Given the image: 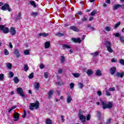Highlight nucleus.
<instances>
[{"instance_id":"nucleus-1","label":"nucleus","mask_w":124,"mask_h":124,"mask_svg":"<svg viewBox=\"0 0 124 124\" xmlns=\"http://www.w3.org/2000/svg\"><path fill=\"white\" fill-rule=\"evenodd\" d=\"M40 103L38 100H36V103H31L29 105V109L31 111H33V109H38L39 108Z\"/></svg>"},{"instance_id":"nucleus-62","label":"nucleus","mask_w":124,"mask_h":124,"mask_svg":"<svg viewBox=\"0 0 124 124\" xmlns=\"http://www.w3.org/2000/svg\"><path fill=\"white\" fill-rule=\"evenodd\" d=\"M106 3H108V4H110V3H111V0H106Z\"/></svg>"},{"instance_id":"nucleus-56","label":"nucleus","mask_w":124,"mask_h":124,"mask_svg":"<svg viewBox=\"0 0 124 124\" xmlns=\"http://www.w3.org/2000/svg\"><path fill=\"white\" fill-rule=\"evenodd\" d=\"M106 93L108 96H110V95H111V93L109 91H108V90H106Z\"/></svg>"},{"instance_id":"nucleus-26","label":"nucleus","mask_w":124,"mask_h":124,"mask_svg":"<svg viewBox=\"0 0 124 124\" xmlns=\"http://www.w3.org/2000/svg\"><path fill=\"white\" fill-rule=\"evenodd\" d=\"M97 116L98 118L99 121H101V112L100 111L97 112Z\"/></svg>"},{"instance_id":"nucleus-64","label":"nucleus","mask_w":124,"mask_h":124,"mask_svg":"<svg viewBox=\"0 0 124 124\" xmlns=\"http://www.w3.org/2000/svg\"><path fill=\"white\" fill-rule=\"evenodd\" d=\"M82 14H83V13H82V12L81 11L78 12V13H77V15H82Z\"/></svg>"},{"instance_id":"nucleus-57","label":"nucleus","mask_w":124,"mask_h":124,"mask_svg":"<svg viewBox=\"0 0 124 124\" xmlns=\"http://www.w3.org/2000/svg\"><path fill=\"white\" fill-rule=\"evenodd\" d=\"M61 122H62V123H64V121H65V120L64 119V116L63 115H61Z\"/></svg>"},{"instance_id":"nucleus-55","label":"nucleus","mask_w":124,"mask_h":124,"mask_svg":"<svg viewBox=\"0 0 124 124\" xmlns=\"http://www.w3.org/2000/svg\"><path fill=\"white\" fill-rule=\"evenodd\" d=\"M78 86H79L80 89H83V87L84 86V85H83V83H79Z\"/></svg>"},{"instance_id":"nucleus-27","label":"nucleus","mask_w":124,"mask_h":124,"mask_svg":"<svg viewBox=\"0 0 124 124\" xmlns=\"http://www.w3.org/2000/svg\"><path fill=\"white\" fill-rule=\"evenodd\" d=\"M62 48L63 49H70L71 47H70V46L67 44H65V45H63Z\"/></svg>"},{"instance_id":"nucleus-6","label":"nucleus","mask_w":124,"mask_h":124,"mask_svg":"<svg viewBox=\"0 0 124 124\" xmlns=\"http://www.w3.org/2000/svg\"><path fill=\"white\" fill-rule=\"evenodd\" d=\"M17 93L19 94L22 97H25V94L24 93V90H23V88L19 87L16 89Z\"/></svg>"},{"instance_id":"nucleus-32","label":"nucleus","mask_w":124,"mask_h":124,"mask_svg":"<svg viewBox=\"0 0 124 124\" xmlns=\"http://www.w3.org/2000/svg\"><path fill=\"white\" fill-rule=\"evenodd\" d=\"M31 16H33V17H36V16H38V13L36 12H32L31 14Z\"/></svg>"},{"instance_id":"nucleus-33","label":"nucleus","mask_w":124,"mask_h":124,"mask_svg":"<svg viewBox=\"0 0 124 124\" xmlns=\"http://www.w3.org/2000/svg\"><path fill=\"white\" fill-rule=\"evenodd\" d=\"M56 85L57 86H62V85H63V82H62V80H61L59 82H56Z\"/></svg>"},{"instance_id":"nucleus-17","label":"nucleus","mask_w":124,"mask_h":124,"mask_svg":"<svg viewBox=\"0 0 124 124\" xmlns=\"http://www.w3.org/2000/svg\"><path fill=\"white\" fill-rule=\"evenodd\" d=\"M34 88L37 91H39V88H40V84L38 82H35L34 85Z\"/></svg>"},{"instance_id":"nucleus-23","label":"nucleus","mask_w":124,"mask_h":124,"mask_svg":"<svg viewBox=\"0 0 124 124\" xmlns=\"http://www.w3.org/2000/svg\"><path fill=\"white\" fill-rule=\"evenodd\" d=\"M14 81L16 84H18L20 82V79H19L18 77H16L14 78Z\"/></svg>"},{"instance_id":"nucleus-15","label":"nucleus","mask_w":124,"mask_h":124,"mask_svg":"<svg viewBox=\"0 0 124 124\" xmlns=\"http://www.w3.org/2000/svg\"><path fill=\"white\" fill-rule=\"evenodd\" d=\"M124 72H122L121 73H120L119 72H117L116 75V76L117 77H120V78H123V77H124Z\"/></svg>"},{"instance_id":"nucleus-20","label":"nucleus","mask_w":124,"mask_h":124,"mask_svg":"<svg viewBox=\"0 0 124 124\" xmlns=\"http://www.w3.org/2000/svg\"><path fill=\"white\" fill-rule=\"evenodd\" d=\"M49 34L46 33H40L38 34V36L40 37V36H44V37H46V36H48Z\"/></svg>"},{"instance_id":"nucleus-12","label":"nucleus","mask_w":124,"mask_h":124,"mask_svg":"<svg viewBox=\"0 0 124 124\" xmlns=\"http://www.w3.org/2000/svg\"><path fill=\"white\" fill-rule=\"evenodd\" d=\"M50 46H51V43L50 41H46L45 43V49H48V48H50Z\"/></svg>"},{"instance_id":"nucleus-9","label":"nucleus","mask_w":124,"mask_h":124,"mask_svg":"<svg viewBox=\"0 0 124 124\" xmlns=\"http://www.w3.org/2000/svg\"><path fill=\"white\" fill-rule=\"evenodd\" d=\"M116 71H117V69L116 67H112L109 70L111 75H114V74L116 73Z\"/></svg>"},{"instance_id":"nucleus-38","label":"nucleus","mask_w":124,"mask_h":124,"mask_svg":"<svg viewBox=\"0 0 124 124\" xmlns=\"http://www.w3.org/2000/svg\"><path fill=\"white\" fill-rule=\"evenodd\" d=\"M16 108L17 107H16V106H13V107L9 109L8 112L11 113V111H12L13 109H15V108Z\"/></svg>"},{"instance_id":"nucleus-52","label":"nucleus","mask_w":124,"mask_h":124,"mask_svg":"<svg viewBox=\"0 0 124 124\" xmlns=\"http://www.w3.org/2000/svg\"><path fill=\"white\" fill-rule=\"evenodd\" d=\"M105 30L107 31H111V28L109 26H107Z\"/></svg>"},{"instance_id":"nucleus-29","label":"nucleus","mask_w":124,"mask_h":124,"mask_svg":"<svg viewBox=\"0 0 124 124\" xmlns=\"http://www.w3.org/2000/svg\"><path fill=\"white\" fill-rule=\"evenodd\" d=\"M52 120L50 118H48L46 120V124H52Z\"/></svg>"},{"instance_id":"nucleus-21","label":"nucleus","mask_w":124,"mask_h":124,"mask_svg":"<svg viewBox=\"0 0 124 124\" xmlns=\"http://www.w3.org/2000/svg\"><path fill=\"white\" fill-rule=\"evenodd\" d=\"M22 16V13H18V15L15 17L16 21H18V20H20L21 19Z\"/></svg>"},{"instance_id":"nucleus-59","label":"nucleus","mask_w":124,"mask_h":124,"mask_svg":"<svg viewBox=\"0 0 124 124\" xmlns=\"http://www.w3.org/2000/svg\"><path fill=\"white\" fill-rule=\"evenodd\" d=\"M4 29V25H0V31H3V29Z\"/></svg>"},{"instance_id":"nucleus-16","label":"nucleus","mask_w":124,"mask_h":124,"mask_svg":"<svg viewBox=\"0 0 124 124\" xmlns=\"http://www.w3.org/2000/svg\"><path fill=\"white\" fill-rule=\"evenodd\" d=\"M67 103H70L71 101H72V98L71 97V96L69 94L67 95Z\"/></svg>"},{"instance_id":"nucleus-44","label":"nucleus","mask_w":124,"mask_h":124,"mask_svg":"<svg viewBox=\"0 0 124 124\" xmlns=\"http://www.w3.org/2000/svg\"><path fill=\"white\" fill-rule=\"evenodd\" d=\"M95 14H96V11L95 10H93L91 13V16H94Z\"/></svg>"},{"instance_id":"nucleus-58","label":"nucleus","mask_w":124,"mask_h":124,"mask_svg":"<svg viewBox=\"0 0 124 124\" xmlns=\"http://www.w3.org/2000/svg\"><path fill=\"white\" fill-rule=\"evenodd\" d=\"M120 40L121 41V42H123L124 43V37L123 36V37H120Z\"/></svg>"},{"instance_id":"nucleus-19","label":"nucleus","mask_w":124,"mask_h":124,"mask_svg":"<svg viewBox=\"0 0 124 124\" xmlns=\"http://www.w3.org/2000/svg\"><path fill=\"white\" fill-rule=\"evenodd\" d=\"M96 76H102V73H101V71L99 69H97L95 72Z\"/></svg>"},{"instance_id":"nucleus-7","label":"nucleus","mask_w":124,"mask_h":124,"mask_svg":"<svg viewBox=\"0 0 124 124\" xmlns=\"http://www.w3.org/2000/svg\"><path fill=\"white\" fill-rule=\"evenodd\" d=\"M19 116V113L16 112L14 114V122H18L20 118Z\"/></svg>"},{"instance_id":"nucleus-25","label":"nucleus","mask_w":124,"mask_h":124,"mask_svg":"<svg viewBox=\"0 0 124 124\" xmlns=\"http://www.w3.org/2000/svg\"><path fill=\"white\" fill-rule=\"evenodd\" d=\"M87 74L88 75H93V71L92 69H88V70L86 72Z\"/></svg>"},{"instance_id":"nucleus-2","label":"nucleus","mask_w":124,"mask_h":124,"mask_svg":"<svg viewBox=\"0 0 124 124\" xmlns=\"http://www.w3.org/2000/svg\"><path fill=\"white\" fill-rule=\"evenodd\" d=\"M101 103L103 106V109H111L113 107V104L110 102L107 104L104 101H101Z\"/></svg>"},{"instance_id":"nucleus-35","label":"nucleus","mask_w":124,"mask_h":124,"mask_svg":"<svg viewBox=\"0 0 124 124\" xmlns=\"http://www.w3.org/2000/svg\"><path fill=\"white\" fill-rule=\"evenodd\" d=\"M34 76V74L33 73H31L30 75L28 76L29 79H32Z\"/></svg>"},{"instance_id":"nucleus-22","label":"nucleus","mask_w":124,"mask_h":124,"mask_svg":"<svg viewBox=\"0 0 124 124\" xmlns=\"http://www.w3.org/2000/svg\"><path fill=\"white\" fill-rule=\"evenodd\" d=\"M82 22H87L88 21V16L85 15L81 18Z\"/></svg>"},{"instance_id":"nucleus-40","label":"nucleus","mask_w":124,"mask_h":124,"mask_svg":"<svg viewBox=\"0 0 124 124\" xmlns=\"http://www.w3.org/2000/svg\"><path fill=\"white\" fill-rule=\"evenodd\" d=\"M23 113H24V115H22V117L25 119V118H26V116H27V112H26V109H23Z\"/></svg>"},{"instance_id":"nucleus-4","label":"nucleus","mask_w":124,"mask_h":124,"mask_svg":"<svg viewBox=\"0 0 124 124\" xmlns=\"http://www.w3.org/2000/svg\"><path fill=\"white\" fill-rule=\"evenodd\" d=\"M78 117L79 118L80 121H81L82 124H85V122H86V116H84L83 114H82V110L79 109L78 113Z\"/></svg>"},{"instance_id":"nucleus-36","label":"nucleus","mask_w":124,"mask_h":124,"mask_svg":"<svg viewBox=\"0 0 124 124\" xmlns=\"http://www.w3.org/2000/svg\"><path fill=\"white\" fill-rule=\"evenodd\" d=\"M24 55H26V56H28L30 54V50L26 49L24 52Z\"/></svg>"},{"instance_id":"nucleus-42","label":"nucleus","mask_w":124,"mask_h":124,"mask_svg":"<svg viewBox=\"0 0 124 124\" xmlns=\"http://www.w3.org/2000/svg\"><path fill=\"white\" fill-rule=\"evenodd\" d=\"M120 25H121V22H118L117 23L115 24L114 28L117 29V28H118L119 27V26H120Z\"/></svg>"},{"instance_id":"nucleus-63","label":"nucleus","mask_w":124,"mask_h":124,"mask_svg":"<svg viewBox=\"0 0 124 124\" xmlns=\"http://www.w3.org/2000/svg\"><path fill=\"white\" fill-rule=\"evenodd\" d=\"M9 47L11 49H12V48H13V45H12V43L11 42H10L9 43Z\"/></svg>"},{"instance_id":"nucleus-10","label":"nucleus","mask_w":124,"mask_h":124,"mask_svg":"<svg viewBox=\"0 0 124 124\" xmlns=\"http://www.w3.org/2000/svg\"><path fill=\"white\" fill-rule=\"evenodd\" d=\"M122 7L123 8V5H122L120 4H115L113 6V10H117V9H118V8H121Z\"/></svg>"},{"instance_id":"nucleus-5","label":"nucleus","mask_w":124,"mask_h":124,"mask_svg":"<svg viewBox=\"0 0 124 124\" xmlns=\"http://www.w3.org/2000/svg\"><path fill=\"white\" fill-rule=\"evenodd\" d=\"M10 6L9 4L5 3L4 5L1 7V10H3V11H6V10L7 9V10L10 12V11H11V8L9 7Z\"/></svg>"},{"instance_id":"nucleus-11","label":"nucleus","mask_w":124,"mask_h":124,"mask_svg":"<svg viewBox=\"0 0 124 124\" xmlns=\"http://www.w3.org/2000/svg\"><path fill=\"white\" fill-rule=\"evenodd\" d=\"M14 53L16 55V58L20 57V52L19 51V49H15L14 51Z\"/></svg>"},{"instance_id":"nucleus-47","label":"nucleus","mask_w":124,"mask_h":124,"mask_svg":"<svg viewBox=\"0 0 124 124\" xmlns=\"http://www.w3.org/2000/svg\"><path fill=\"white\" fill-rule=\"evenodd\" d=\"M56 35L57 36H59V37H61V36H63V33L58 32V33L56 34Z\"/></svg>"},{"instance_id":"nucleus-54","label":"nucleus","mask_w":124,"mask_h":124,"mask_svg":"<svg viewBox=\"0 0 124 124\" xmlns=\"http://www.w3.org/2000/svg\"><path fill=\"white\" fill-rule=\"evenodd\" d=\"M44 77L46 78V79H47V78H48V72H45Z\"/></svg>"},{"instance_id":"nucleus-48","label":"nucleus","mask_w":124,"mask_h":124,"mask_svg":"<svg viewBox=\"0 0 124 124\" xmlns=\"http://www.w3.org/2000/svg\"><path fill=\"white\" fill-rule=\"evenodd\" d=\"M29 70V66L28 65H25L24 66V71H28Z\"/></svg>"},{"instance_id":"nucleus-13","label":"nucleus","mask_w":124,"mask_h":124,"mask_svg":"<svg viewBox=\"0 0 124 124\" xmlns=\"http://www.w3.org/2000/svg\"><path fill=\"white\" fill-rule=\"evenodd\" d=\"M11 34L12 35H15L16 34V30L14 27H11L10 28Z\"/></svg>"},{"instance_id":"nucleus-8","label":"nucleus","mask_w":124,"mask_h":124,"mask_svg":"<svg viewBox=\"0 0 124 124\" xmlns=\"http://www.w3.org/2000/svg\"><path fill=\"white\" fill-rule=\"evenodd\" d=\"M69 29L71 31H77L78 32L80 31V30H79V28H78L77 26H76L75 25H73L70 27Z\"/></svg>"},{"instance_id":"nucleus-24","label":"nucleus","mask_w":124,"mask_h":124,"mask_svg":"<svg viewBox=\"0 0 124 124\" xmlns=\"http://www.w3.org/2000/svg\"><path fill=\"white\" fill-rule=\"evenodd\" d=\"M2 32L4 33H8V32H9V29L7 27L6 28H4V29L2 31Z\"/></svg>"},{"instance_id":"nucleus-14","label":"nucleus","mask_w":124,"mask_h":124,"mask_svg":"<svg viewBox=\"0 0 124 124\" xmlns=\"http://www.w3.org/2000/svg\"><path fill=\"white\" fill-rule=\"evenodd\" d=\"M72 40L73 41V42H75V43H77V42H78V43H81V38H72Z\"/></svg>"},{"instance_id":"nucleus-45","label":"nucleus","mask_w":124,"mask_h":124,"mask_svg":"<svg viewBox=\"0 0 124 124\" xmlns=\"http://www.w3.org/2000/svg\"><path fill=\"white\" fill-rule=\"evenodd\" d=\"M74 86H75V84H74V83L72 82L70 84V89H73V88H74Z\"/></svg>"},{"instance_id":"nucleus-53","label":"nucleus","mask_w":124,"mask_h":124,"mask_svg":"<svg viewBox=\"0 0 124 124\" xmlns=\"http://www.w3.org/2000/svg\"><path fill=\"white\" fill-rule=\"evenodd\" d=\"M114 35L116 37H121V34H120L118 32H116L114 34Z\"/></svg>"},{"instance_id":"nucleus-30","label":"nucleus","mask_w":124,"mask_h":124,"mask_svg":"<svg viewBox=\"0 0 124 124\" xmlns=\"http://www.w3.org/2000/svg\"><path fill=\"white\" fill-rule=\"evenodd\" d=\"M30 4L33 6L34 7H37L36 4H35V1H30Z\"/></svg>"},{"instance_id":"nucleus-51","label":"nucleus","mask_w":124,"mask_h":124,"mask_svg":"<svg viewBox=\"0 0 124 124\" xmlns=\"http://www.w3.org/2000/svg\"><path fill=\"white\" fill-rule=\"evenodd\" d=\"M108 91L109 92H115V87H110L109 88Z\"/></svg>"},{"instance_id":"nucleus-61","label":"nucleus","mask_w":124,"mask_h":124,"mask_svg":"<svg viewBox=\"0 0 124 124\" xmlns=\"http://www.w3.org/2000/svg\"><path fill=\"white\" fill-rule=\"evenodd\" d=\"M40 68H41V69H43V68H44V65L42 63H41L40 64Z\"/></svg>"},{"instance_id":"nucleus-39","label":"nucleus","mask_w":124,"mask_h":124,"mask_svg":"<svg viewBox=\"0 0 124 124\" xmlns=\"http://www.w3.org/2000/svg\"><path fill=\"white\" fill-rule=\"evenodd\" d=\"M14 76V73L12 72H10L9 73V78H12Z\"/></svg>"},{"instance_id":"nucleus-46","label":"nucleus","mask_w":124,"mask_h":124,"mask_svg":"<svg viewBox=\"0 0 124 124\" xmlns=\"http://www.w3.org/2000/svg\"><path fill=\"white\" fill-rule=\"evenodd\" d=\"M111 121H112V119L111 118H108L106 124H111Z\"/></svg>"},{"instance_id":"nucleus-43","label":"nucleus","mask_w":124,"mask_h":124,"mask_svg":"<svg viewBox=\"0 0 124 124\" xmlns=\"http://www.w3.org/2000/svg\"><path fill=\"white\" fill-rule=\"evenodd\" d=\"M4 78V75L3 74H0V81H2L3 80V78Z\"/></svg>"},{"instance_id":"nucleus-28","label":"nucleus","mask_w":124,"mask_h":124,"mask_svg":"<svg viewBox=\"0 0 124 124\" xmlns=\"http://www.w3.org/2000/svg\"><path fill=\"white\" fill-rule=\"evenodd\" d=\"M72 75L75 77V78H78V77H80V76L79 73H72Z\"/></svg>"},{"instance_id":"nucleus-31","label":"nucleus","mask_w":124,"mask_h":124,"mask_svg":"<svg viewBox=\"0 0 124 124\" xmlns=\"http://www.w3.org/2000/svg\"><path fill=\"white\" fill-rule=\"evenodd\" d=\"M61 63H63V62H64L65 61V57H64V56H61Z\"/></svg>"},{"instance_id":"nucleus-18","label":"nucleus","mask_w":124,"mask_h":124,"mask_svg":"<svg viewBox=\"0 0 124 124\" xmlns=\"http://www.w3.org/2000/svg\"><path fill=\"white\" fill-rule=\"evenodd\" d=\"M53 94H54V90H50L48 93V98H51Z\"/></svg>"},{"instance_id":"nucleus-49","label":"nucleus","mask_w":124,"mask_h":124,"mask_svg":"<svg viewBox=\"0 0 124 124\" xmlns=\"http://www.w3.org/2000/svg\"><path fill=\"white\" fill-rule=\"evenodd\" d=\"M120 63L122 65H124V60L123 59H121L119 60Z\"/></svg>"},{"instance_id":"nucleus-37","label":"nucleus","mask_w":124,"mask_h":124,"mask_svg":"<svg viewBox=\"0 0 124 124\" xmlns=\"http://www.w3.org/2000/svg\"><path fill=\"white\" fill-rule=\"evenodd\" d=\"M99 54V53L97 51L95 52L94 53H91V55L93 56V57H96L97 56H98Z\"/></svg>"},{"instance_id":"nucleus-34","label":"nucleus","mask_w":124,"mask_h":124,"mask_svg":"<svg viewBox=\"0 0 124 124\" xmlns=\"http://www.w3.org/2000/svg\"><path fill=\"white\" fill-rule=\"evenodd\" d=\"M7 67L9 69H11L12 68V64H11V63H7Z\"/></svg>"},{"instance_id":"nucleus-50","label":"nucleus","mask_w":124,"mask_h":124,"mask_svg":"<svg viewBox=\"0 0 124 124\" xmlns=\"http://www.w3.org/2000/svg\"><path fill=\"white\" fill-rule=\"evenodd\" d=\"M87 121H90L91 120V114H89L86 116Z\"/></svg>"},{"instance_id":"nucleus-3","label":"nucleus","mask_w":124,"mask_h":124,"mask_svg":"<svg viewBox=\"0 0 124 124\" xmlns=\"http://www.w3.org/2000/svg\"><path fill=\"white\" fill-rule=\"evenodd\" d=\"M105 44L106 46V47L107 48L108 52H109V53H113V49H112V48L111 47V46H112V44H111V42L109 41H106L105 42Z\"/></svg>"},{"instance_id":"nucleus-41","label":"nucleus","mask_w":124,"mask_h":124,"mask_svg":"<svg viewBox=\"0 0 124 124\" xmlns=\"http://www.w3.org/2000/svg\"><path fill=\"white\" fill-rule=\"evenodd\" d=\"M4 54L6 56H8V55H9V51H8V50L6 48L4 49Z\"/></svg>"},{"instance_id":"nucleus-60","label":"nucleus","mask_w":124,"mask_h":124,"mask_svg":"<svg viewBox=\"0 0 124 124\" xmlns=\"http://www.w3.org/2000/svg\"><path fill=\"white\" fill-rule=\"evenodd\" d=\"M97 94H98V95H99V96H101V95L102 94V93H101V91H99L97 92Z\"/></svg>"}]
</instances>
